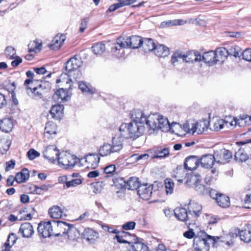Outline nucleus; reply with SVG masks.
<instances>
[{
	"mask_svg": "<svg viewBox=\"0 0 251 251\" xmlns=\"http://www.w3.org/2000/svg\"><path fill=\"white\" fill-rule=\"evenodd\" d=\"M214 154L216 162L221 164L228 163L232 157V152L230 151L225 149L215 151Z\"/></svg>",
	"mask_w": 251,
	"mask_h": 251,
	"instance_id": "obj_11",
	"label": "nucleus"
},
{
	"mask_svg": "<svg viewBox=\"0 0 251 251\" xmlns=\"http://www.w3.org/2000/svg\"><path fill=\"white\" fill-rule=\"evenodd\" d=\"M149 158L148 154H133L130 156V159L132 161H139L140 160H147Z\"/></svg>",
	"mask_w": 251,
	"mask_h": 251,
	"instance_id": "obj_60",
	"label": "nucleus"
},
{
	"mask_svg": "<svg viewBox=\"0 0 251 251\" xmlns=\"http://www.w3.org/2000/svg\"><path fill=\"white\" fill-rule=\"evenodd\" d=\"M200 164V159L196 156H190L186 158L184 168L189 170H196Z\"/></svg>",
	"mask_w": 251,
	"mask_h": 251,
	"instance_id": "obj_22",
	"label": "nucleus"
},
{
	"mask_svg": "<svg viewBox=\"0 0 251 251\" xmlns=\"http://www.w3.org/2000/svg\"><path fill=\"white\" fill-rule=\"evenodd\" d=\"M142 114L143 117L145 120L143 122V126L145 127L146 124L151 130H155L160 129L164 132H167L174 126H179V125L176 123H172L171 125L167 118L159 114H151L148 117L146 116L143 111Z\"/></svg>",
	"mask_w": 251,
	"mask_h": 251,
	"instance_id": "obj_3",
	"label": "nucleus"
},
{
	"mask_svg": "<svg viewBox=\"0 0 251 251\" xmlns=\"http://www.w3.org/2000/svg\"><path fill=\"white\" fill-rule=\"evenodd\" d=\"M116 43L121 49L129 48V37L125 38L120 36L117 39Z\"/></svg>",
	"mask_w": 251,
	"mask_h": 251,
	"instance_id": "obj_52",
	"label": "nucleus"
},
{
	"mask_svg": "<svg viewBox=\"0 0 251 251\" xmlns=\"http://www.w3.org/2000/svg\"><path fill=\"white\" fill-rule=\"evenodd\" d=\"M131 122L122 124L119 128L120 136L125 139L137 138L142 135L144 131L142 111L134 109L130 113Z\"/></svg>",
	"mask_w": 251,
	"mask_h": 251,
	"instance_id": "obj_1",
	"label": "nucleus"
},
{
	"mask_svg": "<svg viewBox=\"0 0 251 251\" xmlns=\"http://www.w3.org/2000/svg\"><path fill=\"white\" fill-rule=\"evenodd\" d=\"M13 127V122L10 118H4L0 121V129L4 132L11 131Z\"/></svg>",
	"mask_w": 251,
	"mask_h": 251,
	"instance_id": "obj_30",
	"label": "nucleus"
},
{
	"mask_svg": "<svg viewBox=\"0 0 251 251\" xmlns=\"http://www.w3.org/2000/svg\"><path fill=\"white\" fill-rule=\"evenodd\" d=\"M40 153L34 149H30L27 152V155L30 160H33L36 157L39 156Z\"/></svg>",
	"mask_w": 251,
	"mask_h": 251,
	"instance_id": "obj_63",
	"label": "nucleus"
},
{
	"mask_svg": "<svg viewBox=\"0 0 251 251\" xmlns=\"http://www.w3.org/2000/svg\"><path fill=\"white\" fill-rule=\"evenodd\" d=\"M111 146L114 153L119 152L123 148V140L119 136H115L112 138Z\"/></svg>",
	"mask_w": 251,
	"mask_h": 251,
	"instance_id": "obj_29",
	"label": "nucleus"
},
{
	"mask_svg": "<svg viewBox=\"0 0 251 251\" xmlns=\"http://www.w3.org/2000/svg\"><path fill=\"white\" fill-rule=\"evenodd\" d=\"M238 120V126L244 127L251 125V116L246 114H242L237 117Z\"/></svg>",
	"mask_w": 251,
	"mask_h": 251,
	"instance_id": "obj_44",
	"label": "nucleus"
},
{
	"mask_svg": "<svg viewBox=\"0 0 251 251\" xmlns=\"http://www.w3.org/2000/svg\"><path fill=\"white\" fill-rule=\"evenodd\" d=\"M48 214L50 217L53 219L62 218L64 216H66L63 210L58 205H53L49 208Z\"/></svg>",
	"mask_w": 251,
	"mask_h": 251,
	"instance_id": "obj_25",
	"label": "nucleus"
},
{
	"mask_svg": "<svg viewBox=\"0 0 251 251\" xmlns=\"http://www.w3.org/2000/svg\"><path fill=\"white\" fill-rule=\"evenodd\" d=\"M99 154L102 156H107L114 153L111 149V144L108 143L104 144L99 150Z\"/></svg>",
	"mask_w": 251,
	"mask_h": 251,
	"instance_id": "obj_43",
	"label": "nucleus"
},
{
	"mask_svg": "<svg viewBox=\"0 0 251 251\" xmlns=\"http://www.w3.org/2000/svg\"><path fill=\"white\" fill-rule=\"evenodd\" d=\"M53 236H59L66 235V230L69 229V225L65 222L52 221Z\"/></svg>",
	"mask_w": 251,
	"mask_h": 251,
	"instance_id": "obj_13",
	"label": "nucleus"
},
{
	"mask_svg": "<svg viewBox=\"0 0 251 251\" xmlns=\"http://www.w3.org/2000/svg\"><path fill=\"white\" fill-rule=\"evenodd\" d=\"M134 242L132 245V249L133 251H149L148 247L141 242H136L137 239L135 236L133 237Z\"/></svg>",
	"mask_w": 251,
	"mask_h": 251,
	"instance_id": "obj_45",
	"label": "nucleus"
},
{
	"mask_svg": "<svg viewBox=\"0 0 251 251\" xmlns=\"http://www.w3.org/2000/svg\"><path fill=\"white\" fill-rule=\"evenodd\" d=\"M78 87L83 93H88L93 94L95 93L96 90L90 84L84 81H80L78 83Z\"/></svg>",
	"mask_w": 251,
	"mask_h": 251,
	"instance_id": "obj_41",
	"label": "nucleus"
},
{
	"mask_svg": "<svg viewBox=\"0 0 251 251\" xmlns=\"http://www.w3.org/2000/svg\"><path fill=\"white\" fill-rule=\"evenodd\" d=\"M92 51L95 54H101L105 50V45L102 43L95 44L92 47Z\"/></svg>",
	"mask_w": 251,
	"mask_h": 251,
	"instance_id": "obj_54",
	"label": "nucleus"
},
{
	"mask_svg": "<svg viewBox=\"0 0 251 251\" xmlns=\"http://www.w3.org/2000/svg\"><path fill=\"white\" fill-rule=\"evenodd\" d=\"M165 189L167 195L172 194L174 191V183L171 178H166L164 181Z\"/></svg>",
	"mask_w": 251,
	"mask_h": 251,
	"instance_id": "obj_51",
	"label": "nucleus"
},
{
	"mask_svg": "<svg viewBox=\"0 0 251 251\" xmlns=\"http://www.w3.org/2000/svg\"><path fill=\"white\" fill-rule=\"evenodd\" d=\"M66 36L64 34H57L52 39L48 47L52 50H57L60 48L66 40Z\"/></svg>",
	"mask_w": 251,
	"mask_h": 251,
	"instance_id": "obj_18",
	"label": "nucleus"
},
{
	"mask_svg": "<svg viewBox=\"0 0 251 251\" xmlns=\"http://www.w3.org/2000/svg\"><path fill=\"white\" fill-rule=\"evenodd\" d=\"M113 181L116 186H117L119 183L121 188L125 187L128 190H138V187L140 185H139V182L138 178L136 177H131L129 179L127 182H126L123 178L115 179Z\"/></svg>",
	"mask_w": 251,
	"mask_h": 251,
	"instance_id": "obj_9",
	"label": "nucleus"
},
{
	"mask_svg": "<svg viewBox=\"0 0 251 251\" xmlns=\"http://www.w3.org/2000/svg\"><path fill=\"white\" fill-rule=\"evenodd\" d=\"M84 234L88 241L94 240L98 237V233L92 228L86 229Z\"/></svg>",
	"mask_w": 251,
	"mask_h": 251,
	"instance_id": "obj_55",
	"label": "nucleus"
},
{
	"mask_svg": "<svg viewBox=\"0 0 251 251\" xmlns=\"http://www.w3.org/2000/svg\"><path fill=\"white\" fill-rule=\"evenodd\" d=\"M188 208L193 222L201 214L202 207L198 203L191 202L189 204Z\"/></svg>",
	"mask_w": 251,
	"mask_h": 251,
	"instance_id": "obj_23",
	"label": "nucleus"
},
{
	"mask_svg": "<svg viewBox=\"0 0 251 251\" xmlns=\"http://www.w3.org/2000/svg\"><path fill=\"white\" fill-rule=\"evenodd\" d=\"M216 201L219 205L222 207H227L230 205L229 198L228 197L222 194H220L218 195V197L216 198Z\"/></svg>",
	"mask_w": 251,
	"mask_h": 251,
	"instance_id": "obj_42",
	"label": "nucleus"
},
{
	"mask_svg": "<svg viewBox=\"0 0 251 251\" xmlns=\"http://www.w3.org/2000/svg\"><path fill=\"white\" fill-rule=\"evenodd\" d=\"M64 106L61 104H55L51 106L50 110V114L51 118L55 120H60L63 116Z\"/></svg>",
	"mask_w": 251,
	"mask_h": 251,
	"instance_id": "obj_19",
	"label": "nucleus"
},
{
	"mask_svg": "<svg viewBox=\"0 0 251 251\" xmlns=\"http://www.w3.org/2000/svg\"><path fill=\"white\" fill-rule=\"evenodd\" d=\"M245 208H250L251 206V189L248 192L243 200Z\"/></svg>",
	"mask_w": 251,
	"mask_h": 251,
	"instance_id": "obj_58",
	"label": "nucleus"
},
{
	"mask_svg": "<svg viewBox=\"0 0 251 251\" xmlns=\"http://www.w3.org/2000/svg\"><path fill=\"white\" fill-rule=\"evenodd\" d=\"M34 188V191L36 194H41V191L44 190V191H47L49 190L50 188L51 187V185L50 184L48 185H42L41 186V187H37L36 186L34 185L33 186Z\"/></svg>",
	"mask_w": 251,
	"mask_h": 251,
	"instance_id": "obj_61",
	"label": "nucleus"
},
{
	"mask_svg": "<svg viewBox=\"0 0 251 251\" xmlns=\"http://www.w3.org/2000/svg\"><path fill=\"white\" fill-rule=\"evenodd\" d=\"M215 52L217 63L223 62L227 57L228 52L224 48H219L214 51Z\"/></svg>",
	"mask_w": 251,
	"mask_h": 251,
	"instance_id": "obj_32",
	"label": "nucleus"
},
{
	"mask_svg": "<svg viewBox=\"0 0 251 251\" xmlns=\"http://www.w3.org/2000/svg\"><path fill=\"white\" fill-rule=\"evenodd\" d=\"M49 87L50 85L48 82L41 81V84L37 87H34L33 89L28 87L27 88V93L34 99H41L43 94L45 93L46 89Z\"/></svg>",
	"mask_w": 251,
	"mask_h": 251,
	"instance_id": "obj_8",
	"label": "nucleus"
},
{
	"mask_svg": "<svg viewBox=\"0 0 251 251\" xmlns=\"http://www.w3.org/2000/svg\"><path fill=\"white\" fill-rule=\"evenodd\" d=\"M73 76H70V74L67 72L65 73H62L58 79L56 81V82L58 84V86H62L65 87L66 89H71L72 85V79Z\"/></svg>",
	"mask_w": 251,
	"mask_h": 251,
	"instance_id": "obj_15",
	"label": "nucleus"
},
{
	"mask_svg": "<svg viewBox=\"0 0 251 251\" xmlns=\"http://www.w3.org/2000/svg\"><path fill=\"white\" fill-rule=\"evenodd\" d=\"M69 89H66L65 87H62L58 90L55 93L54 95V98H58V100H67L69 98V96L68 94V90Z\"/></svg>",
	"mask_w": 251,
	"mask_h": 251,
	"instance_id": "obj_39",
	"label": "nucleus"
},
{
	"mask_svg": "<svg viewBox=\"0 0 251 251\" xmlns=\"http://www.w3.org/2000/svg\"><path fill=\"white\" fill-rule=\"evenodd\" d=\"M152 186L148 184L140 185L137 190V193L140 197L144 200H149L152 195Z\"/></svg>",
	"mask_w": 251,
	"mask_h": 251,
	"instance_id": "obj_14",
	"label": "nucleus"
},
{
	"mask_svg": "<svg viewBox=\"0 0 251 251\" xmlns=\"http://www.w3.org/2000/svg\"><path fill=\"white\" fill-rule=\"evenodd\" d=\"M34 72L39 75H46V77H50L51 73L50 72H48L44 67L40 68H33Z\"/></svg>",
	"mask_w": 251,
	"mask_h": 251,
	"instance_id": "obj_56",
	"label": "nucleus"
},
{
	"mask_svg": "<svg viewBox=\"0 0 251 251\" xmlns=\"http://www.w3.org/2000/svg\"><path fill=\"white\" fill-rule=\"evenodd\" d=\"M57 160L60 167L68 169L73 167L78 161V158L68 152L62 151L58 156Z\"/></svg>",
	"mask_w": 251,
	"mask_h": 251,
	"instance_id": "obj_5",
	"label": "nucleus"
},
{
	"mask_svg": "<svg viewBox=\"0 0 251 251\" xmlns=\"http://www.w3.org/2000/svg\"><path fill=\"white\" fill-rule=\"evenodd\" d=\"M154 50L155 55L159 57H165L170 54L169 48L163 45L156 46Z\"/></svg>",
	"mask_w": 251,
	"mask_h": 251,
	"instance_id": "obj_35",
	"label": "nucleus"
},
{
	"mask_svg": "<svg viewBox=\"0 0 251 251\" xmlns=\"http://www.w3.org/2000/svg\"><path fill=\"white\" fill-rule=\"evenodd\" d=\"M154 153L153 158H164L169 155L170 150L167 147H157L154 150Z\"/></svg>",
	"mask_w": 251,
	"mask_h": 251,
	"instance_id": "obj_36",
	"label": "nucleus"
},
{
	"mask_svg": "<svg viewBox=\"0 0 251 251\" xmlns=\"http://www.w3.org/2000/svg\"><path fill=\"white\" fill-rule=\"evenodd\" d=\"M186 175V173L184 169L182 167H179L176 169L174 176L178 182L182 183Z\"/></svg>",
	"mask_w": 251,
	"mask_h": 251,
	"instance_id": "obj_53",
	"label": "nucleus"
},
{
	"mask_svg": "<svg viewBox=\"0 0 251 251\" xmlns=\"http://www.w3.org/2000/svg\"><path fill=\"white\" fill-rule=\"evenodd\" d=\"M100 159L98 155L96 154H89L86 155L85 158L86 167L91 169L96 168L99 165Z\"/></svg>",
	"mask_w": 251,
	"mask_h": 251,
	"instance_id": "obj_24",
	"label": "nucleus"
},
{
	"mask_svg": "<svg viewBox=\"0 0 251 251\" xmlns=\"http://www.w3.org/2000/svg\"><path fill=\"white\" fill-rule=\"evenodd\" d=\"M215 54L214 51L212 50L205 52L201 56V60L209 66H213L217 63Z\"/></svg>",
	"mask_w": 251,
	"mask_h": 251,
	"instance_id": "obj_28",
	"label": "nucleus"
},
{
	"mask_svg": "<svg viewBox=\"0 0 251 251\" xmlns=\"http://www.w3.org/2000/svg\"><path fill=\"white\" fill-rule=\"evenodd\" d=\"M248 155L244 150L240 148L235 154V159L238 162H245L248 159Z\"/></svg>",
	"mask_w": 251,
	"mask_h": 251,
	"instance_id": "obj_49",
	"label": "nucleus"
},
{
	"mask_svg": "<svg viewBox=\"0 0 251 251\" xmlns=\"http://www.w3.org/2000/svg\"><path fill=\"white\" fill-rule=\"evenodd\" d=\"M88 22V18H83L81 20L79 28V32L80 33H83L85 29L87 28Z\"/></svg>",
	"mask_w": 251,
	"mask_h": 251,
	"instance_id": "obj_64",
	"label": "nucleus"
},
{
	"mask_svg": "<svg viewBox=\"0 0 251 251\" xmlns=\"http://www.w3.org/2000/svg\"><path fill=\"white\" fill-rule=\"evenodd\" d=\"M82 183V180L80 178H77L66 182V187H75Z\"/></svg>",
	"mask_w": 251,
	"mask_h": 251,
	"instance_id": "obj_57",
	"label": "nucleus"
},
{
	"mask_svg": "<svg viewBox=\"0 0 251 251\" xmlns=\"http://www.w3.org/2000/svg\"><path fill=\"white\" fill-rule=\"evenodd\" d=\"M209 126V121L206 119H202L196 123H187L184 125V128L187 133L201 134L207 130Z\"/></svg>",
	"mask_w": 251,
	"mask_h": 251,
	"instance_id": "obj_4",
	"label": "nucleus"
},
{
	"mask_svg": "<svg viewBox=\"0 0 251 251\" xmlns=\"http://www.w3.org/2000/svg\"><path fill=\"white\" fill-rule=\"evenodd\" d=\"M142 47L145 52L151 51L154 50L156 45L151 38H146L142 42Z\"/></svg>",
	"mask_w": 251,
	"mask_h": 251,
	"instance_id": "obj_37",
	"label": "nucleus"
},
{
	"mask_svg": "<svg viewBox=\"0 0 251 251\" xmlns=\"http://www.w3.org/2000/svg\"><path fill=\"white\" fill-rule=\"evenodd\" d=\"M215 162H216L215 154H204L200 159L201 167L207 169L211 168Z\"/></svg>",
	"mask_w": 251,
	"mask_h": 251,
	"instance_id": "obj_21",
	"label": "nucleus"
},
{
	"mask_svg": "<svg viewBox=\"0 0 251 251\" xmlns=\"http://www.w3.org/2000/svg\"><path fill=\"white\" fill-rule=\"evenodd\" d=\"M65 235H67L69 239L74 240L79 237V233L75 227L69 225V229L66 230Z\"/></svg>",
	"mask_w": 251,
	"mask_h": 251,
	"instance_id": "obj_47",
	"label": "nucleus"
},
{
	"mask_svg": "<svg viewBox=\"0 0 251 251\" xmlns=\"http://www.w3.org/2000/svg\"><path fill=\"white\" fill-rule=\"evenodd\" d=\"M201 177L199 174L188 176L186 183L188 185L194 187L196 190L200 194H204L207 189L203 185L201 184Z\"/></svg>",
	"mask_w": 251,
	"mask_h": 251,
	"instance_id": "obj_7",
	"label": "nucleus"
},
{
	"mask_svg": "<svg viewBox=\"0 0 251 251\" xmlns=\"http://www.w3.org/2000/svg\"><path fill=\"white\" fill-rule=\"evenodd\" d=\"M52 221L41 222L38 225V232L43 237L47 238L53 236Z\"/></svg>",
	"mask_w": 251,
	"mask_h": 251,
	"instance_id": "obj_12",
	"label": "nucleus"
},
{
	"mask_svg": "<svg viewBox=\"0 0 251 251\" xmlns=\"http://www.w3.org/2000/svg\"><path fill=\"white\" fill-rule=\"evenodd\" d=\"M29 173L28 170L24 168L20 172L17 173L15 176V181L18 183H25L29 178Z\"/></svg>",
	"mask_w": 251,
	"mask_h": 251,
	"instance_id": "obj_34",
	"label": "nucleus"
},
{
	"mask_svg": "<svg viewBox=\"0 0 251 251\" xmlns=\"http://www.w3.org/2000/svg\"><path fill=\"white\" fill-rule=\"evenodd\" d=\"M176 217L179 221L185 222L190 221L192 222V217L190 213H187L186 209L182 207H176L174 210Z\"/></svg>",
	"mask_w": 251,
	"mask_h": 251,
	"instance_id": "obj_20",
	"label": "nucleus"
},
{
	"mask_svg": "<svg viewBox=\"0 0 251 251\" xmlns=\"http://www.w3.org/2000/svg\"><path fill=\"white\" fill-rule=\"evenodd\" d=\"M5 54L10 59L15 58L16 56V50L12 47H7L5 50Z\"/></svg>",
	"mask_w": 251,
	"mask_h": 251,
	"instance_id": "obj_59",
	"label": "nucleus"
},
{
	"mask_svg": "<svg viewBox=\"0 0 251 251\" xmlns=\"http://www.w3.org/2000/svg\"><path fill=\"white\" fill-rule=\"evenodd\" d=\"M171 62L174 66H176L179 63L184 62L183 53L176 51L172 56Z\"/></svg>",
	"mask_w": 251,
	"mask_h": 251,
	"instance_id": "obj_38",
	"label": "nucleus"
},
{
	"mask_svg": "<svg viewBox=\"0 0 251 251\" xmlns=\"http://www.w3.org/2000/svg\"><path fill=\"white\" fill-rule=\"evenodd\" d=\"M60 153L56 146L51 145L46 147L43 152V155L50 162L54 163L57 160Z\"/></svg>",
	"mask_w": 251,
	"mask_h": 251,
	"instance_id": "obj_10",
	"label": "nucleus"
},
{
	"mask_svg": "<svg viewBox=\"0 0 251 251\" xmlns=\"http://www.w3.org/2000/svg\"><path fill=\"white\" fill-rule=\"evenodd\" d=\"M233 234L230 232L228 235L225 236H211L207 235L204 231H200L198 235L194 237L193 241V247L196 251H209L210 244H212L213 247H217L221 245V244H225L229 246L233 244L231 240L227 241L226 239Z\"/></svg>",
	"mask_w": 251,
	"mask_h": 251,
	"instance_id": "obj_2",
	"label": "nucleus"
},
{
	"mask_svg": "<svg viewBox=\"0 0 251 251\" xmlns=\"http://www.w3.org/2000/svg\"><path fill=\"white\" fill-rule=\"evenodd\" d=\"M133 237L134 236L131 235L128 232H122L121 235H116L115 238L120 243L132 244L133 243L131 238H133Z\"/></svg>",
	"mask_w": 251,
	"mask_h": 251,
	"instance_id": "obj_31",
	"label": "nucleus"
},
{
	"mask_svg": "<svg viewBox=\"0 0 251 251\" xmlns=\"http://www.w3.org/2000/svg\"><path fill=\"white\" fill-rule=\"evenodd\" d=\"M235 234L236 236L239 234L241 240L244 242L251 241V229L249 226L242 230H240L239 228L235 229Z\"/></svg>",
	"mask_w": 251,
	"mask_h": 251,
	"instance_id": "obj_26",
	"label": "nucleus"
},
{
	"mask_svg": "<svg viewBox=\"0 0 251 251\" xmlns=\"http://www.w3.org/2000/svg\"><path fill=\"white\" fill-rule=\"evenodd\" d=\"M142 40L138 36H132L129 37V48L137 49L142 45Z\"/></svg>",
	"mask_w": 251,
	"mask_h": 251,
	"instance_id": "obj_46",
	"label": "nucleus"
},
{
	"mask_svg": "<svg viewBox=\"0 0 251 251\" xmlns=\"http://www.w3.org/2000/svg\"><path fill=\"white\" fill-rule=\"evenodd\" d=\"M186 22L183 20L176 19L174 20H170L167 22H162L161 24V26L162 27L167 26H171L174 25H183L185 24Z\"/></svg>",
	"mask_w": 251,
	"mask_h": 251,
	"instance_id": "obj_50",
	"label": "nucleus"
},
{
	"mask_svg": "<svg viewBox=\"0 0 251 251\" xmlns=\"http://www.w3.org/2000/svg\"><path fill=\"white\" fill-rule=\"evenodd\" d=\"M82 65V61L79 56H75L71 58L65 64L66 71L70 74L71 76L76 79L78 78L79 71L78 69Z\"/></svg>",
	"mask_w": 251,
	"mask_h": 251,
	"instance_id": "obj_6",
	"label": "nucleus"
},
{
	"mask_svg": "<svg viewBox=\"0 0 251 251\" xmlns=\"http://www.w3.org/2000/svg\"><path fill=\"white\" fill-rule=\"evenodd\" d=\"M184 62L188 64H194L201 61V55L196 51H191L183 53Z\"/></svg>",
	"mask_w": 251,
	"mask_h": 251,
	"instance_id": "obj_16",
	"label": "nucleus"
},
{
	"mask_svg": "<svg viewBox=\"0 0 251 251\" xmlns=\"http://www.w3.org/2000/svg\"><path fill=\"white\" fill-rule=\"evenodd\" d=\"M16 242V238L14 234L12 233L8 237L7 241L0 248V251H10L11 247Z\"/></svg>",
	"mask_w": 251,
	"mask_h": 251,
	"instance_id": "obj_40",
	"label": "nucleus"
},
{
	"mask_svg": "<svg viewBox=\"0 0 251 251\" xmlns=\"http://www.w3.org/2000/svg\"><path fill=\"white\" fill-rule=\"evenodd\" d=\"M242 58L251 62V49H247L242 53Z\"/></svg>",
	"mask_w": 251,
	"mask_h": 251,
	"instance_id": "obj_62",
	"label": "nucleus"
},
{
	"mask_svg": "<svg viewBox=\"0 0 251 251\" xmlns=\"http://www.w3.org/2000/svg\"><path fill=\"white\" fill-rule=\"evenodd\" d=\"M19 232L25 238L30 237L34 232L31 225L28 223H25L21 225Z\"/></svg>",
	"mask_w": 251,
	"mask_h": 251,
	"instance_id": "obj_27",
	"label": "nucleus"
},
{
	"mask_svg": "<svg viewBox=\"0 0 251 251\" xmlns=\"http://www.w3.org/2000/svg\"><path fill=\"white\" fill-rule=\"evenodd\" d=\"M28 47L29 52L37 53L42 49V43L39 41H32L29 43Z\"/></svg>",
	"mask_w": 251,
	"mask_h": 251,
	"instance_id": "obj_48",
	"label": "nucleus"
},
{
	"mask_svg": "<svg viewBox=\"0 0 251 251\" xmlns=\"http://www.w3.org/2000/svg\"><path fill=\"white\" fill-rule=\"evenodd\" d=\"M227 124L228 122L227 121L221 119L219 117H215L209 122V126L211 130L218 131L223 129L225 125L228 127Z\"/></svg>",
	"mask_w": 251,
	"mask_h": 251,
	"instance_id": "obj_17",
	"label": "nucleus"
},
{
	"mask_svg": "<svg viewBox=\"0 0 251 251\" xmlns=\"http://www.w3.org/2000/svg\"><path fill=\"white\" fill-rule=\"evenodd\" d=\"M57 126L52 122H49L46 124L45 128V135L47 138H49L52 135L56 134Z\"/></svg>",
	"mask_w": 251,
	"mask_h": 251,
	"instance_id": "obj_33",
	"label": "nucleus"
}]
</instances>
